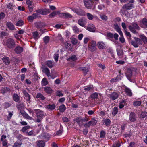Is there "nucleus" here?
I'll return each instance as SVG.
<instances>
[{"mask_svg":"<svg viewBox=\"0 0 147 147\" xmlns=\"http://www.w3.org/2000/svg\"><path fill=\"white\" fill-rule=\"evenodd\" d=\"M15 41L13 38H9L6 41L5 45L9 49H14L15 47Z\"/></svg>","mask_w":147,"mask_h":147,"instance_id":"nucleus-1","label":"nucleus"},{"mask_svg":"<svg viewBox=\"0 0 147 147\" xmlns=\"http://www.w3.org/2000/svg\"><path fill=\"white\" fill-rule=\"evenodd\" d=\"M131 25H129L128 26V28L129 30L133 33L136 34L137 33L135 29L138 30H139L140 28L136 22H133L131 24Z\"/></svg>","mask_w":147,"mask_h":147,"instance_id":"nucleus-2","label":"nucleus"},{"mask_svg":"<svg viewBox=\"0 0 147 147\" xmlns=\"http://www.w3.org/2000/svg\"><path fill=\"white\" fill-rule=\"evenodd\" d=\"M134 39L135 40H131L129 41V42L131 44L133 45L134 47L135 48H137L138 47V45H141L142 44L143 42L141 41V39L136 37L134 38Z\"/></svg>","mask_w":147,"mask_h":147,"instance_id":"nucleus-3","label":"nucleus"},{"mask_svg":"<svg viewBox=\"0 0 147 147\" xmlns=\"http://www.w3.org/2000/svg\"><path fill=\"white\" fill-rule=\"evenodd\" d=\"M89 120V118L85 116L84 118L82 117L78 118L75 119L76 122L79 125V126L83 125V123L86 122Z\"/></svg>","mask_w":147,"mask_h":147,"instance_id":"nucleus-4","label":"nucleus"},{"mask_svg":"<svg viewBox=\"0 0 147 147\" xmlns=\"http://www.w3.org/2000/svg\"><path fill=\"white\" fill-rule=\"evenodd\" d=\"M84 2L85 7L88 9H91L95 7V5L93 4L94 2L91 0H84Z\"/></svg>","mask_w":147,"mask_h":147,"instance_id":"nucleus-5","label":"nucleus"},{"mask_svg":"<svg viewBox=\"0 0 147 147\" xmlns=\"http://www.w3.org/2000/svg\"><path fill=\"white\" fill-rule=\"evenodd\" d=\"M96 44L95 41H92L88 44L89 49L91 52H94L96 51Z\"/></svg>","mask_w":147,"mask_h":147,"instance_id":"nucleus-6","label":"nucleus"},{"mask_svg":"<svg viewBox=\"0 0 147 147\" xmlns=\"http://www.w3.org/2000/svg\"><path fill=\"white\" fill-rule=\"evenodd\" d=\"M59 17L63 19H69L72 18V16L68 13H61L60 12Z\"/></svg>","mask_w":147,"mask_h":147,"instance_id":"nucleus-7","label":"nucleus"},{"mask_svg":"<svg viewBox=\"0 0 147 147\" xmlns=\"http://www.w3.org/2000/svg\"><path fill=\"white\" fill-rule=\"evenodd\" d=\"M132 76V71L131 69L128 68L126 73V76L128 80L131 82V78Z\"/></svg>","mask_w":147,"mask_h":147,"instance_id":"nucleus-8","label":"nucleus"},{"mask_svg":"<svg viewBox=\"0 0 147 147\" xmlns=\"http://www.w3.org/2000/svg\"><path fill=\"white\" fill-rule=\"evenodd\" d=\"M136 114L133 112L130 113L129 115V120L131 122H134L136 120Z\"/></svg>","mask_w":147,"mask_h":147,"instance_id":"nucleus-9","label":"nucleus"},{"mask_svg":"<svg viewBox=\"0 0 147 147\" xmlns=\"http://www.w3.org/2000/svg\"><path fill=\"white\" fill-rule=\"evenodd\" d=\"M38 14L36 13H34L31 16H28L27 18L28 20L30 22H32L34 19L37 18Z\"/></svg>","mask_w":147,"mask_h":147,"instance_id":"nucleus-10","label":"nucleus"},{"mask_svg":"<svg viewBox=\"0 0 147 147\" xmlns=\"http://www.w3.org/2000/svg\"><path fill=\"white\" fill-rule=\"evenodd\" d=\"M87 29L88 31L92 32H94L96 30L94 26L92 24H89L87 28Z\"/></svg>","mask_w":147,"mask_h":147,"instance_id":"nucleus-11","label":"nucleus"},{"mask_svg":"<svg viewBox=\"0 0 147 147\" xmlns=\"http://www.w3.org/2000/svg\"><path fill=\"white\" fill-rule=\"evenodd\" d=\"M78 23L80 25L84 27L86 25V21L85 19L82 18L78 20Z\"/></svg>","mask_w":147,"mask_h":147,"instance_id":"nucleus-12","label":"nucleus"},{"mask_svg":"<svg viewBox=\"0 0 147 147\" xmlns=\"http://www.w3.org/2000/svg\"><path fill=\"white\" fill-rule=\"evenodd\" d=\"M7 28L11 30H13L15 29V27L12 23L10 22H7L6 24Z\"/></svg>","mask_w":147,"mask_h":147,"instance_id":"nucleus-13","label":"nucleus"},{"mask_svg":"<svg viewBox=\"0 0 147 147\" xmlns=\"http://www.w3.org/2000/svg\"><path fill=\"white\" fill-rule=\"evenodd\" d=\"M35 25L37 28H40L45 26L46 24L45 23L38 22L35 23Z\"/></svg>","mask_w":147,"mask_h":147,"instance_id":"nucleus-14","label":"nucleus"},{"mask_svg":"<svg viewBox=\"0 0 147 147\" xmlns=\"http://www.w3.org/2000/svg\"><path fill=\"white\" fill-rule=\"evenodd\" d=\"M124 86V90L126 95L129 96H131L132 95V93L131 90L126 86Z\"/></svg>","mask_w":147,"mask_h":147,"instance_id":"nucleus-15","label":"nucleus"},{"mask_svg":"<svg viewBox=\"0 0 147 147\" xmlns=\"http://www.w3.org/2000/svg\"><path fill=\"white\" fill-rule=\"evenodd\" d=\"M44 116L43 112V111L40 110H38L37 111L36 116L37 118H40L42 119Z\"/></svg>","mask_w":147,"mask_h":147,"instance_id":"nucleus-16","label":"nucleus"},{"mask_svg":"<svg viewBox=\"0 0 147 147\" xmlns=\"http://www.w3.org/2000/svg\"><path fill=\"white\" fill-rule=\"evenodd\" d=\"M1 93L3 94L7 92L9 93L10 92V89L8 87H2L0 90Z\"/></svg>","mask_w":147,"mask_h":147,"instance_id":"nucleus-17","label":"nucleus"},{"mask_svg":"<svg viewBox=\"0 0 147 147\" xmlns=\"http://www.w3.org/2000/svg\"><path fill=\"white\" fill-rule=\"evenodd\" d=\"M44 90L47 94H51L53 91L50 87L46 86L44 87Z\"/></svg>","mask_w":147,"mask_h":147,"instance_id":"nucleus-18","label":"nucleus"},{"mask_svg":"<svg viewBox=\"0 0 147 147\" xmlns=\"http://www.w3.org/2000/svg\"><path fill=\"white\" fill-rule=\"evenodd\" d=\"M109 95L110 96V98L113 100H115L119 96L118 94L115 92L110 94Z\"/></svg>","mask_w":147,"mask_h":147,"instance_id":"nucleus-19","label":"nucleus"},{"mask_svg":"<svg viewBox=\"0 0 147 147\" xmlns=\"http://www.w3.org/2000/svg\"><path fill=\"white\" fill-rule=\"evenodd\" d=\"M74 12L77 14L81 16H83L85 15V12L81 9H77L75 10Z\"/></svg>","mask_w":147,"mask_h":147,"instance_id":"nucleus-20","label":"nucleus"},{"mask_svg":"<svg viewBox=\"0 0 147 147\" xmlns=\"http://www.w3.org/2000/svg\"><path fill=\"white\" fill-rule=\"evenodd\" d=\"M14 51L17 54H20L23 51V48L18 46L16 47L14 49Z\"/></svg>","mask_w":147,"mask_h":147,"instance_id":"nucleus-21","label":"nucleus"},{"mask_svg":"<svg viewBox=\"0 0 147 147\" xmlns=\"http://www.w3.org/2000/svg\"><path fill=\"white\" fill-rule=\"evenodd\" d=\"M40 136L42 139L46 140L47 141L49 139V135L46 133L42 134Z\"/></svg>","mask_w":147,"mask_h":147,"instance_id":"nucleus-22","label":"nucleus"},{"mask_svg":"<svg viewBox=\"0 0 147 147\" xmlns=\"http://www.w3.org/2000/svg\"><path fill=\"white\" fill-rule=\"evenodd\" d=\"M123 6L127 10H131L133 8V4L129 3L125 4Z\"/></svg>","mask_w":147,"mask_h":147,"instance_id":"nucleus-23","label":"nucleus"},{"mask_svg":"<svg viewBox=\"0 0 147 147\" xmlns=\"http://www.w3.org/2000/svg\"><path fill=\"white\" fill-rule=\"evenodd\" d=\"M114 28L116 31L119 34H122V32L121 31L120 28L119 26L117 24H115L113 25Z\"/></svg>","mask_w":147,"mask_h":147,"instance_id":"nucleus-24","label":"nucleus"},{"mask_svg":"<svg viewBox=\"0 0 147 147\" xmlns=\"http://www.w3.org/2000/svg\"><path fill=\"white\" fill-rule=\"evenodd\" d=\"M23 93L25 97L26 98L27 101L30 103V95L26 90H24L23 91Z\"/></svg>","mask_w":147,"mask_h":147,"instance_id":"nucleus-25","label":"nucleus"},{"mask_svg":"<svg viewBox=\"0 0 147 147\" xmlns=\"http://www.w3.org/2000/svg\"><path fill=\"white\" fill-rule=\"evenodd\" d=\"M60 12V11H53L49 15V18H53L57 14H58L59 16Z\"/></svg>","mask_w":147,"mask_h":147,"instance_id":"nucleus-26","label":"nucleus"},{"mask_svg":"<svg viewBox=\"0 0 147 147\" xmlns=\"http://www.w3.org/2000/svg\"><path fill=\"white\" fill-rule=\"evenodd\" d=\"M37 145L38 147H44L45 143L43 140H39L37 141Z\"/></svg>","mask_w":147,"mask_h":147,"instance_id":"nucleus-27","label":"nucleus"},{"mask_svg":"<svg viewBox=\"0 0 147 147\" xmlns=\"http://www.w3.org/2000/svg\"><path fill=\"white\" fill-rule=\"evenodd\" d=\"M127 10L123 6L120 10V12L122 13L123 15L126 16L128 13V11H127Z\"/></svg>","mask_w":147,"mask_h":147,"instance_id":"nucleus-28","label":"nucleus"},{"mask_svg":"<svg viewBox=\"0 0 147 147\" xmlns=\"http://www.w3.org/2000/svg\"><path fill=\"white\" fill-rule=\"evenodd\" d=\"M13 99L14 101L18 102L20 100V97L17 94L14 93L13 96Z\"/></svg>","mask_w":147,"mask_h":147,"instance_id":"nucleus-29","label":"nucleus"},{"mask_svg":"<svg viewBox=\"0 0 147 147\" xmlns=\"http://www.w3.org/2000/svg\"><path fill=\"white\" fill-rule=\"evenodd\" d=\"M3 62L6 65H9L10 63V61L9 58L7 57H4L2 59Z\"/></svg>","mask_w":147,"mask_h":147,"instance_id":"nucleus-30","label":"nucleus"},{"mask_svg":"<svg viewBox=\"0 0 147 147\" xmlns=\"http://www.w3.org/2000/svg\"><path fill=\"white\" fill-rule=\"evenodd\" d=\"M55 106L54 104L52 105L49 104L46 105V108L50 110H53L55 109Z\"/></svg>","mask_w":147,"mask_h":147,"instance_id":"nucleus-31","label":"nucleus"},{"mask_svg":"<svg viewBox=\"0 0 147 147\" xmlns=\"http://www.w3.org/2000/svg\"><path fill=\"white\" fill-rule=\"evenodd\" d=\"M97 45L98 47L101 49H103L105 47V45L103 42H98Z\"/></svg>","mask_w":147,"mask_h":147,"instance_id":"nucleus-32","label":"nucleus"},{"mask_svg":"<svg viewBox=\"0 0 147 147\" xmlns=\"http://www.w3.org/2000/svg\"><path fill=\"white\" fill-rule=\"evenodd\" d=\"M117 51L118 56L120 57H122L123 54V51L122 50L119 49H117Z\"/></svg>","mask_w":147,"mask_h":147,"instance_id":"nucleus-33","label":"nucleus"},{"mask_svg":"<svg viewBox=\"0 0 147 147\" xmlns=\"http://www.w3.org/2000/svg\"><path fill=\"white\" fill-rule=\"evenodd\" d=\"M36 97L37 98H40V99L44 100L45 99V98L40 93H38L37 94Z\"/></svg>","mask_w":147,"mask_h":147,"instance_id":"nucleus-34","label":"nucleus"},{"mask_svg":"<svg viewBox=\"0 0 147 147\" xmlns=\"http://www.w3.org/2000/svg\"><path fill=\"white\" fill-rule=\"evenodd\" d=\"M140 38L143 41V42L144 44H146L147 43V38L143 35H141L140 36Z\"/></svg>","mask_w":147,"mask_h":147,"instance_id":"nucleus-35","label":"nucleus"},{"mask_svg":"<svg viewBox=\"0 0 147 147\" xmlns=\"http://www.w3.org/2000/svg\"><path fill=\"white\" fill-rule=\"evenodd\" d=\"M60 111L61 112H63L66 109V107L65 105L62 104L59 106Z\"/></svg>","mask_w":147,"mask_h":147,"instance_id":"nucleus-36","label":"nucleus"},{"mask_svg":"<svg viewBox=\"0 0 147 147\" xmlns=\"http://www.w3.org/2000/svg\"><path fill=\"white\" fill-rule=\"evenodd\" d=\"M33 38L37 40L39 38V34L37 31L34 32L32 33Z\"/></svg>","mask_w":147,"mask_h":147,"instance_id":"nucleus-37","label":"nucleus"},{"mask_svg":"<svg viewBox=\"0 0 147 147\" xmlns=\"http://www.w3.org/2000/svg\"><path fill=\"white\" fill-rule=\"evenodd\" d=\"M111 123V121L109 119H105L104 120L103 124L106 126L109 125Z\"/></svg>","mask_w":147,"mask_h":147,"instance_id":"nucleus-38","label":"nucleus"},{"mask_svg":"<svg viewBox=\"0 0 147 147\" xmlns=\"http://www.w3.org/2000/svg\"><path fill=\"white\" fill-rule=\"evenodd\" d=\"M41 84L43 86H46L48 84V82L46 78H44L42 79L41 81Z\"/></svg>","mask_w":147,"mask_h":147,"instance_id":"nucleus-39","label":"nucleus"},{"mask_svg":"<svg viewBox=\"0 0 147 147\" xmlns=\"http://www.w3.org/2000/svg\"><path fill=\"white\" fill-rule=\"evenodd\" d=\"M50 12V9H42V15H46L48 13H49Z\"/></svg>","mask_w":147,"mask_h":147,"instance_id":"nucleus-40","label":"nucleus"},{"mask_svg":"<svg viewBox=\"0 0 147 147\" xmlns=\"http://www.w3.org/2000/svg\"><path fill=\"white\" fill-rule=\"evenodd\" d=\"M15 6V5H13L12 3H9L7 5V8L8 9L12 10L13 9V7Z\"/></svg>","mask_w":147,"mask_h":147,"instance_id":"nucleus-41","label":"nucleus"},{"mask_svg":"<svg viewBox=\"0 0 147 147\" xmlns=\"http://www.w3.org/2000/svg\"><path fill=\"white\" fill-rule=\"evenodd\" d=\"M46 65L49 68H51L53 67V63L51 61H46Z\"/></svg>","mask_w":147,"mask_h":147,"instance_id":"nucleus-42","label":"nucleus"},{"mask_svg":"<svg viewBox=\"0 0 147 147\" xmlns=\"http://www.w3.org/2000/svg\"><path fill=\"white\" fill-rule=\"evenodd\" d=\"M44 72L48 77L51 76L50 73L49 69L48 68L46 67L44 69Z\"/></svg>","mask_w":147,"mask_h":147,"instance_id":"nucleus-43","label":"nucleus"},{"mask_svg":"<svg viewBox=\"0 0 147 147\" xmlns=\"http://www.w3.org/2000/svg\"><path fill=\"white\" fill-rule=\"evenodd\" d=\"M147 113L145 112H142L140 115V118L142 119H146L147 116Z\"/></svg>","mask_w":147,"mask_h":147,"instance_id":"nucleus-44","label":"nucleus"},{"mask_svg":"<svg viewBox=\"0 0 147 147\" xmlns=\"http://www.w3.org/2000/svg\"><path fill=\"white\" fill-rule=\"evenodd\" d=\"M50 40V37L48 36H46L43 38V40L44 42L47 44L49 42Z\"/></svg>","mask_w":147,"mask_h":147,"instance_id":"nucleus-45","label":"nucleus"},{"mask_svg":"<svg viewBox=\"0 0 147 147\" xmlns=\"http://www.w3.org/2000/svg\"><path fill=\"white\" fill-rule=\"evenodd\" d=\"M80 69L82 71L85 75L87 73L88 71V68L86 67H81L80 68Z\"/></svg>","mask_w":147,"mask_h":147,"instance_id":"nucleus-46","label":"nucleus"},{"mask_svg":"<svg viewBox=\"0 0 147 147\" xmlns=\"http://www.w3.org/2000/svg\"><path fill=\"white\" fill-rule=\"evenodd\" d=\"M119 34L121 36V37L119 38L120 41L122 43H124L125 42V40L123 37V33L122 32L121 35V34Z\"/></svg>","mask_w":147,"mask_h":147,"instance_id":"nucleus-47","label":"nucleus"},{"mask_svg":"<svg viewBox=\"0 0 147 147\" xmlns=\"http://www.w3.org/2000/svg\"><path fill=\"white\" fill-rule=\"evenodd\" d=\"M22 144V142H18V141H17L14 144L13 147H20L21 145Z\"/></svg>","mask_w":147,"mask_h":147,"instance_id":"nucleus-48","label":"nucleus"},{"mask_svg":"<svg viewBox=\"0 0 147 147\" xmlns=\"http://www.w3.org/2000/svg\"><path fill=\"white\" fill-rule=\"evenodd\" d=\"M100 98L98 100V102H97V103L98 104H102L104 102V100H103V97L102 96L101 94H100Z\"/></svg>","mask_w":147,"mask_h":147,"instance_id":"nucleus-49","label":"nucleus"},{"mask_svg":"<svg viewBox=\"0 0 147 147\" xmlns=\"http://www.w3.org/2000/svg\"><path fill=\"white\" fill-rule=\"evenodd\" d=\"M23 21L22 20H20L17 22L16 25L17 26H20L23 25Z\"/></svg>","mask_w":147,"mask_h":147,"instance_id":"nucleus-50","label":"nucleus"},{"mask_svg":"<svg viewBox=\"0 0 147 147\" xmlns=\"http://www.w3.org/2000/svg\"><path fill=\"white\" fill-rule=\"evenodd\" d=\"M98 96V94L97 93H94L91 95V98L92 99L97 98Z\"/></svg>","mask_w":147,"mask_h":147,"instance_id":"nucleus-51","label":"nucleus"},{"mask_svg":"<svg viewBox=\"0 0 147 147\" xmlns=\"http://www.w3.org/2000/svg\"><path fill=\"white\" fill-rule=\"evenodd\" d=\"M11 105V103L8 102H6L3 104L4 107L5 109H7Z\"/></svg>","mask_w":147,"mask_h":147,"instance_id":"nucleus-52","label":"nucleus"},{"mask_svg":"<svg viewBox=\"0 0 147 147\" xmlns=\"http://www.w3.org/2000/svg\"><path fill=\"white\" fill-rule=\"evenodd\" d=\"M16 138L21 142L24 138L23 136L21 134H19L16 136Z\"/></svg>","mask_w":147,"mask_h":147,"instance_id":"nucleus-53","label":"nucleus"},{"mask_svg":"<svg viewBox=\"0 0 147 147\" xmlns=\"http://www.w3.org/2000/svg\"><path fill=\"white\" fill-rule=\"evenodd\" d=\"M118 112V108L117 107H115L113 111V112L112 113V114L114 115H115Z\"/></svg>","mask_w":147,"mask_h":147,"instance_id":"nucleus-54","label":"nucleus"},{"mask_svg":"<svg viewBox=\"0 0 147 147\" xmlns=\"http://www.w3.org/2000/svg\"><path fill=\"white\" fill-rule=\"evenodd\" d=\"M107 52L108 53L110 54L112 57L114 58H115L114 55L113 53V50L111 48H109L107 49Z\"/></svg>","mask_w":147,"mask_h":147,"instance_id":"nucleus-55","label":"nucleus"},{"mask_svg":"<svg viewBox=\"0 0 147 147\" xmlns=\"http://www.w3.org/2000/svg\"><path fill=\"white\" fill-rule=\"evenodd\" d=\"M30 127L29 126H26L24 127L21 130V131L23 133L25 132L26 131V130L29 129Z\"/></svg>","mask_w":147,"mask_h":147,"instance_id":"nucleus-56","label":"nucleus"},{"mask_svg":"<svg viewBox=\"0 0 147 147\" xmlns=\"http://www.w3.org/2000/svg\"><path fill=\"white\" fill-rule=\"evenodd\" d=\"M120 145L121 144L120 142L118 141L114 143L112 147H119Z\"/></svg>","mask_w":147,"mask_h":147,"instance_id":"nucleus-57","label":"nucleus"},{"mask_svg":"<svg viewBox=\"0 0 147 147\" xmlns=\"http://www.w3.org/2000/svg\"><path fill=\"white\" fill-rule=\"evenodd\" d=\"M90 123V124L92 126H94L96 125L97 123V121L94 119H92L91 120L89 121Z\"/></svg>","mask_w":147,"mask_h":147,"instance_id":"nucleus-58","label":"nucleus"},{"mask_svg":"<svg viewBox=\"0 0 147 147\" xmlns=\"http://www.w3.org/2000/svg\"><path fill=\"white\" fill-rule=\"evenodd\" d=\"M57 39L60 40L61 42H63L64 41L63 38L62 37L60 34H59L57 36Z\"/></svg>","mask_w":147,"mask_h":147,"instance_id":"nucleus-59","label":"nucleus"},{"mask_svg":"<svg viewBox=\"0 0 147 147\" xmlns=\"http://www.w3.org/2000/svg\"><path fill=\"white\" fill-rule=\"evenodd\" d=\"M24 116L25 118L29 120H31L32 119V117L29 116V115L26 113H24Z\"/></svg>","mask_w":147,"mask_h":147,"instance_id":"nucleus-60","label":"nucleus"},{"mask_svg":"<svg viewBox=\"0 0 147 147\" xmlns=\"http://www.w3.org/2000/svg\"><path fill=\"white\" fill-rule=\"evenodd\" d=\"M87 16L88 18L90 20H92L94 18V16L89 13H87Z\"/></svg>","mask_w":147,"mask_h":147,"instance_id":"nucleus-61","label":"nucleus"},{"mask_svg":"<svg viewBox=\"0 0 147 147\" xmlns=\"http://www.w3.org/2000/svg\"><path fill=\"white\" fill-rule=\"evenodd\" d=\"M141 103L140 101H137L134 102L133 103V105L136 106H140Z\"/></svg>","mask_w":147,"mask_h":147,"instance_id":"nucleus-62","label":"nucleus"},{"mask_svg":"<svg viewBox=\"0 0 147 147\" xmlns=\"http://www.w3.org/2000/svg\"><path fill=\"white\" fill-rule=\"evenodd\" d=\"M0 34L1 37H3V36H7L8 35V33L4 31H2L0 33Z\"/></svg>","mask_w":147,"mask_h":147,"instance_id":"nucleus-63","label":"nucleus"},{"mask_svg":"<svg viewBox=\"0 0 147 147\" xmlns=\"http://www.w3.org/2000/svg\"><path fill=\"white\" fill-rule=\"evenodd\" d=\"M142 23L143 25L147 27V19L144 18L142 20Z\"/></svg>","mask_w":147,"mask_h":147,"instance_id":"nucleus-64","label":"nucleus"}]
</instances>
